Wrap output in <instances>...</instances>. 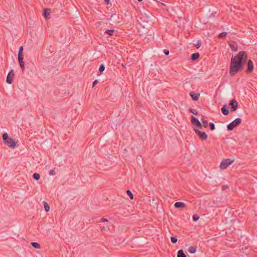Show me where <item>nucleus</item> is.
Listing matches in <instances>:
<instances>
[{
    "instance_id": "dca6fc26",
    "label": "nucleus",
    "mask_w": 257,
    "mask_h": 257,
    "mask_svg": "<svg viewBox=\"0 0 257 257\" xmlns=\"http://www.w3.org/2000/svg\"><path fill=\"white\" fill-rule=\"evenodd\" d=\"M200 55L198 53H193L191 55V58L192 60H196L199 58Z\"/></svg>"
},
{
    "instance_id": "4c0bfd02",
    "label": "nucleus",
    "mask_w": 257,
    "mask_h": 257,
    "mask_svg": "<svg viewBox=\"0 0 257 257\" xmlns=\"http://www.w3.org/2000/svg\"><path fill=\"white\" fill-rule=\"evenodd\" d=\"M227 187V186H222V187L223 190H224Z\"/></svg>"
},
{
    "instance_id": "412c9836",
    "label": "nucleus",
    "mask_w": 257,
    "mask_h": 257,
    "mask_svg": "<svg viewBox=\"0 0 257 257\" xmlns=\"http://www.w3.org/2000/svg\"><path fill=\"white\" fill-rule=\"evenodd\" d=\"M31 245L35 248H40V245L37 242H31Z\"/></svg>"
},
{
    "instance_id": "f3484780",
    "label": "nucleus",
    "mask_w": 257,
    "mask_h": 257,
    "mask_svg": "<svg viewBox=\"0 0 257 257\" xmlns=\"http://www.w3.org/2000/svg\"><path fill=\"white\" fill-rule=\"evenodd\" d=\"M177 257H186V254L184 253L182 249H180L178 251Z\"/></svg>"
},
{
    "instance_id": "f704fd0d",
    "label": "nucleus",
    "mask_w": 257,
    "mask_h": 257,
    "mask_svg": "<svg viewBox=\"0 0 257 257\" xmlns=\"http://www.w3.org/2000/svg\"><path fill=\"white\" fill-rule=\"evenodd\" d=\"M97 83H98L97 80H95L94 81H93V84H92V87H94Z\"/></svg>"
},
{
    "instance_id": "4be33fe9",
    "label": "nucleus",
    "mask_w": 257,
    "mask_h": 257,
    "mask_svg": "<svg viewBox=\"0 0 257 257\" xmlns=\"http://www.w3.org/2000/svg\"><path fill=\"white\" fill-rule=\"evenodd\" d=\"M33 178L36 180H38L40 178V175L39 174L35 173L33 175Z\"/></svg>"
},
{
    "instance_id": "a19ab883",
    "label": "nucleus",
    "mask_w": 257,
    "mask_h": 257,
    "mask_svg": "<svg viewBox=\"0 0 257 257\" xmlns=\"http://www.w3.org/2000/svg\"><path fill=\"white\" fill-rule=\"evenodd\" d=\"M142 0H138V1L139 2H141Z\"/></svg>"
},
{
    "instance_id": "0eeeda50",
    "label": "nucleus",
    "mask_w": 257,
    "mask_h": 257,
    "mask_svg": "<svg viewBox=\"0 0 257 257\" xmlns=\"http://www.w3.org/2000/svg\"><path fill=\"white\" fill-rule=\"evenodd\" d=\"M14 76V73L13 70H10L9 72L7 77V82L9 84H12L13 82V77Z\"/></svg>"
},
{
    "instance_id": "72a5a7b5",
    "label": "nucleus",
    "mask_w": 257,
    "mask_h": 257,
    "mask_svg": "<svg viewBox=\"0 0 257 257\" xmlns=\"http://www.w3.org/2000/svg\"><path fill=\"white\" fill-rule=\"evenodd\" d=\"M100 221L101 222H108V220L106 218H102L100 219Z\"/></svg>"
},
{
    "instance_id": "b1692460",
    "label": "nucleus",
    "mask_w": 257,
    "mask_h": 257,
    "mask_svg": "<svg viewBox=\"0 0 257 257\" xmlns=\"http://www.w3.org/2000/svg\"><path fill=\"white\" fill-rule=\"evenodd\" d=\"M44 206L45 211L47 212L49 211L50 210V207L46 202H44Z\"/></svg>"
},
{
    "instance_id": "4468645a",
    "label": "nucleus",
    "mask_w": 257,
    "mask_h": 257,
    "mask_svg": "<svg viewBox=\"0 0 257 257\" xmlns=\"http://www.w3.org/2000/svg\"><path fill=\"white\" fill-rule=\"evenodd\" d=\"M229 46L232 51H236L237 50V46L234 43H231L229 44Z\"/></svg>"
},
{
    "instance_id": "473e14b6",
    "label": "nucleus",
    "mask_w": 257,
    "mask_h": 257,
    "mask_svg": "<svg viewBox=\"0 0 257 257\" xmlns=\"http://www.w3.org/2000/svg\"><path fill=\"white\" fill-rule=\"evenodd\" d=\"M49 174L50 175H55L56 172H55V171L54 170L52 169V170H51L49 171Z\"/></svg>"
},
{
    "instance_id": "c9c22d12",
    "label": "nucleus",
    "mask_w": 257,
    "mask_h": 257,
    "mask_svg": "<svg viewBox=\"0 0 257 257\" xmlns=\"http://www.w3.org/2000/svg\"><path fill=\"white\" fill-rule=\"evenodd\" d=\"M164 53H165L166 55H168V54H169V51H168V50H166V49H165V50H164Z\"/></svg>"
},
{
    "instance_id": "2eb2a0df",
    "label": "nucleus",
    "mask_w": 257,
    "mask_h": 257,
    "mask_svg": "<svg viewBox=\"0 0 257 257\" xmlns=\"http://www.w3.org/2000/svg\"><path fill=\"white\" fill-rule=\"evenodd\" d=\"M196 246H191L188 248V250L190 253H194L196 251Z\"/></svg>"
},
{
    "instance_id": "393cba45",
    "label": "nucleus",
    "mask_w": 257,
    "mask_h": 257,
    "mask_svg": "<svg viewBox=\"0 0 257 257\" xmlns=\"http://www.w3.org/2000/svg\"><path fill=\"white\" fill-rule=\"evenodd\" d=\"M126 193L131 199H134V195L130 190L126 191Z\"/></svg>"
},
{
    "instance_id": "cd10ccee",
    "label": "nucleus",
    "mask_w": 257,
    "mask_h": 257,
    "mask_svg": "<svg viewBox=\"0 0 257 257\" xmlns=\"http://www.w3.org/2000/svg\"><path fill=\"white\" fill-rule=\"evenodd\" d=\"M208 125H209V127L211 131H213L215 130V125L213 122L209 123Z\"/></svg>"
},
{
    "instance_id": "5701e85b",
    "label": "nucleus",
    "mask_w": 257,
    "mask_h": 257,
    "mask_svg": "<svg viewBox=\"0 0 257 257\" xmlns=\"http://www.w3.org/2000/svg\"><path fill=\"white\" fill-rule=\"evenodd\" d=\"M114 32V30H107L105 33L109 35V36H112Z\"/></svg>"
},
{
    "instance_id": "ddd939ff",
    "label": "nucleus",
    "mask_w": 257,
    "mask_h": 257,
    "mask_svg": "<svg viewBox=\"0 0 257 257\" xmlns=\"http://www.w3.org/2000/svg\"><path fill=\"white\" fill-rule=\"evenodd\" d=\"M221 110L222 113L225 115H227L229 113V110L226 108V105H224L223 107H221Z\"/></svg>"
},
{
    "instance_id": "1a4fd4ad",
    "label": "nucleus",
    "mask_w": 257,
    "mask_h": 257,
    "mask_svg": "<svg viewBox=\"0 0 257 257\" xmlns=\"http://www.w3.org/2000/svg\"><path fill=\"white\" fill-rule=\"evenodd\" d=\"M253 70V62L251 60H249L247 62V68L246 70L247 73H250Z\"/></svg>"
},
{
    "instance_id": "6ab92c4d",
    "label": "nucleus",
    "mask_w": 257,
    "mask_h": 257,
    "mask_svg": "<svg viewBox=\"0 0 257 257\" xmlns=\"http://www.w3.org/2000/svg\"><path fill=\"white\" fill-rule=\"evenodd\" d=\"M201 121L203 123V126L204 127H207L208 124V122L206 120H205V119L203 117L202 118H201Z\"/></svg>"
},
{
    "instance_id": "20e7f679",
    "label": "nucleus",
    "mask_w": 257,
    "mask_h": 257,
    "mask_svg": "<svg viewBox=\"0 0 257 257\" xmlns=\"http://www.w3.org/2000/svg\"><path fill=\"white\" fill-rule=\"evenodd\" d=\"M234 160H231L229 159H224L220 163L219 167L221 170H224L232 164Z\"/></svg>"
},
{
    "instance_id": "a878e982",
    "label": "nucleus",
    "mask_w": 257,
    "mask_h": 257,
    "mask_svg": "<svg viewBox=\"0 0 257 257\" xmlns=\"http://www.w3.org/2000/svg\"><path fill=\"white\" fill-rule=\"evenodd\" d=\"M23 51V46H21L19 48V53H18V57L23 56V54H22Z\"/></svg>"
},
{
    "instance_id": "2f4dec72",
    "label": "nucleus",
    "mask_w": 257,
    "mask_h": 257,
    "mask_svg": "<svg viewBox=\"0 0 257 257\" xmlns=\"http://www.w3.org/2000/svg\"><path fill=\"white\" fill-rule=\"evenodd\" d=\"M199 217L196 215H194L193 216V220L194 221H197L199 219Z\"/></svg>"
},
{
    "instance_id": "423d86ee",
    "label": "nucleus",
    "mask_w": 257,
    "mask_h": 257,
    "mask_svg": "<svg viewBox=\"0 0 257 257\" xmlns=\"http://www.w3.org/2000/svg\"><path fill=\"white\" fill-rule=\"evenodd\" d=\"M238 105V102L236 101L235 99H233L230 100L229 106L230 107L231 110L232 111H234L236 110Z\"/></svg>"
},
{
    "instance_id": "bb28decb",
    "label": "nucleus",
    "mask_w": 257,
    "mask_h": 257,
    "mask_svg": "<svg viewBox=\"0 0 257 257\" xmlns=\"http://www.w3.org/2000/svg\"><path fill=\"white\" fill-rule=\"evenodd\" d=\"M104 69H105L104 65L103 64L100 65L99 68V72L100 74H101L102 73V72L104 70Z\"/></svg>"
},
{
    "instance_id": "e433bc0d",
    "label": "nucleus",
    "mask_w": 257,
    "mask_h": 257,
    "mask_svg": "<svg viewBox=\"0 0 257 257\" xmlns=\"http://www.w3.org/2000/svg\"><path fill=\"white\" fill-rule=\"evenodd\" d=\"M104 2L108 4L109 3V0H104Z\"/></svg>"
},
{
    "instance_id": "aec40b11",
    "label": "nucleus",
    "mask_w": 257,
    "mask_h": 257,
    "mask_svg": "<svg viewBox=\"0 0 257 257\" xmlns=\"http://www.w3.org/2000/svg\"><path fill=\"white\" fill-rule=\"evenodd\" d=\"M227 35L226 32H222L219 34L218 37L219 39H223Z\"/></svg>"
},
{
    "instance_id": "a211bd4d",
    "label": "nucleus",
    "mask_w": 257,
    "mask_h": 257,
    "mask_svg": "<svg viewBox=\"0 0 257 257\" xmlns=\"http://www.w3.org/2000/svg\"><path fill=\"white\" fill-rule=\"evenodd\" d=\"M50 10L45 9L43 12V15L46 18H48V16L50 15Z\"/></svg>"
},
{
    "instance_id": "9d476101",
    "label": "nucleus",
    "mask_w": 257,
    "mask_h": 257,
    "mask_svg": "<svg viewBox=\"0 0 257 257\" xmlns=\"http://www.w3.org/2000/svg\"><path fill=\"white\" fill-rule=\"evenodd\" d=\"M190 95L191 97L192 100H193L194 101H197L199 99L200 94L196 93L194 91H191L190 92Z\"/></svg>"
},
{
    "instance_id": "6e6552de",
    "label": "nucleus",
    "mask_w": 257,
    "mask_h": 257,
    "mask_svg": "<svg viewBox=\"0 0 257 257\" xmlns=\"http://www.w3.org/2000/svg\"><path fill=\"white\" fill-rule=\"evenodd\" d=\"M191 123L198 127H201L202 126V124L199 121V120L195 117L194 116H192L191 118Z\"/></svg>"
},
{
    "instance_id": "c756f323",
    "label": "nucleus",
    "mask_w": 257,
    "mask_h": 257,
    "mask_svg": "<svg viewBox=\"0 0 257 257\" xmlns=\"http://www.w3.org/2000/svg\"><path fill=\"white\" fill-rule=\"evenodd\" d=\"M201 45V41L200 40H198L196 44L195 45V46L196 48L198 49Z\"/></svg>"
},
{
    "instance_id": "7c9ffc66",
    "label": "nucleus",
    "mask_w": 257,
    "mask_h": 257,
    "mask_svg": "<svg viewBox=\"0 0 257 257\" xmlns=\"http://www.w3.org/2000/svg\"><path fill=\"white\" fill-rule=\"evenodd\" d=\"M189 111L194 114L196 115L198 114V112L196 109L190 108Z\"/></svg>"
},
{
    "instance_id": "39448f33",
    "label": "nucleus",
    "mask_w": 257,
    "mask_h": 257,
    "mask_svg": "<svg viewBox=\"0 0 257 257\" xmlns=\"http://www.w3.org/2000/svg\"><path fill=\"white\" fill-rule=\"evenodd\" d=\"M195 133L198 136L200 139L202 140H206L207 139V136L205 132H202L199 130L195 128L194 130Z\"/></svg>"
},
{
    "instance_id": "ea45409f",
    "label": "nucleus",
    "mask_w": 257,
    "mask_h": 257,
    "mask_svg": "<svg viewBox=\"0 0 257 257\" xmlns=\"http://www.w3.org/2000/svg\"><path fill=\"white\" fill-rule=\"evenodd\" d=\"M122 67H124V66L123 64H122Z\"/></svg>"
},
{
    "instance_id": "7ed1b4c3",
    "label": "nucleus",
    "mask_w": 257,
    "mask_h": 257,
    "mask_svg": "<svg viewBox=\"0 0 257 257\" xmlns=\"http://www.w3.org/2000/svg\"><path fill=\"white\" fill-rule=\"evenodd\" d=\"M241 122L240 118H237L232 122L227 125V128L228 131H232L236 126L239 125Z\"/></svg>"
},
{
    "instance_id": "c85d7f7f",
    "label": "nucleus",
    "mask_w": 257,
    "mask_h": 257,
    "mask_svg": "<svg viewBox=\"0 0 257 257\" xmlns=\"http://www.w3.org/2000/svg\"><path fill=\"white\" fill-rule=\"evenodd\" d=\"M171 240L173 243H175L177 242L178 239L176 236H172L171 237Z\"/></svg>"
},
{
    "instance_id": "f257e3e1",
    "label": "nucleus",
    "mask_w": 257,
    "mask_h": 257,
    "mask_svg": "<svg viewBox=\"0 0 257 257\" xmlns=\"http://www.w3.org/2000/svg\"><path fill=\"white\" fill-rule=\"evenodd\" d=\"M247 54L245 51H240L231 58L229 68V74L234 76L244 69L243 63L247 60Z\"/></svg>"
},
{
    "instance_id": "58836bf2",
    "label": "nucleus",
    "mask_w": 257,
    "mask_h": 257,
    "mask_svg": "<svg viewBox=\"0 0 257 257\" xmlns=\"http://www.w3.org/2000/svg\"><path fill=\"white\" fill-rule=\"evenodd\" d=\"M115 16H116V14L112 15L111 16V18H112L113 17H115Z\"/></svg>"
},
{
    "instance_id": "f8f14e48",
    "label": "nucleus",
    "mask_w": 257,
    "mask_h": 257,
    "mask_svg": "<svg viewBox=\"0 0 257 257\" xmlns=\"http://www.w3.org/2000/svg\"><path fill=\"white\" fill-rule=\"evenodd\" d=\"M174 206L176 208H183L185 207L186 205L184 202H177L175 203Z\"/></svg>"
},
{
    "instance_id": "f03ea898",
    "label": "nucleus",
    "mask_w": 257,
    "mask_h": 257,
    "mask_svg": "<svg viewBox=\"0 0 257 257\" xmlns=\"http://www.w3.org/2000/svg\"><path fill=\"white\" fill-rule=\"evenodd\" d=\"M3 140L5 144L10 148H15L16 147V143L14 140L8 136L7 133H4L2 136Z\"/></svg>"
},
{
    "instance_id": "9b49d317",
    "label": "nucleus",
    "mask_w": 257,
    "mask_h": 257,
    "mask_svg": "<svg viewBox=\"0 0 257 257\" xmlns=\"http://www.w3.org/2000/svg\"><path fill=\"white\" fill-rule=\"evenodd\" d=\"M18 60L19 62L20 67L22 69V72H24L25 70V65L24 62L23 61V56L18 57Z\"/></svg>"
}]
</instances>
